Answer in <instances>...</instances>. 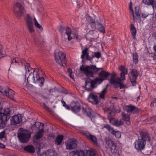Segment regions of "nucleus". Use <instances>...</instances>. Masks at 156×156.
<instances>
[{"mask_svg": "<svg viewBox=\"0 0 156 156\" xmlns=\"http://www.w3.org/2000/svg\"><path fill=\"white\" fill-rule=\"evenodd\" d=\"M5 131H3L0 133V139H2L5 137Z\"/></svg>", "mask_w": 156, "mask_h": 156, "instance_id": "5fc2aeb1", "label": "nucleus"}, {"mask_svg": "<svg viewBox=\"0 0 156 156\" xmlns=\"http://www.w3.org/2000/svg\"><path fill=\"white\" fill-rule=\"evenodd\" d=\"M110 73L108 72L102 70L98 73V75L100 78L104 79L105 80H107V78L110 76Z\"/></svg>", "mask_w": 156, "mask_h": 156, "instance_id": "b1692460", "label": "nucleus"}, {"mask_svg": "<svg viewBox=\"0 0 156 156\" xmlns=\"http://www.w3.org/2000/svg\"><path fill=\"white\" fill-rule=\"evenodd\" d=\"M85 135L87 138L93 142V144L95 145L97 148L100 147L97 142V138L95 136L89 133H85Z\"/></svg>", "mask_w": 156, "mask_h": 156, "instance_id": "aec40b11", "label": "nucleus"}, {"mask_svg": "<svg viewBox=\"0 0 156 156\" xmlns=\"http://www.w3.org/2000/svg\"><path fill=\"white\" fill-rule=\"evenodd\" d=\"M88 18L90 21V24L91 27L93 28L96 27V22H95V20H93L92 18L90 16H89Z\"/></svg>", "mask_w": 156, "mask_h": 156, "instance_id": "4c0bfd02", "label": "nucleus"}, {"mask_svg": "<svg viewBox=\"0 0 156 156\" xmlns=\"http://www.w3.org/2000/svg\"><path fill=\"white\" fill-rule=\"evenodd\" d=\"M105 141L106 143L108 145L109 147L111 149L112 152H116V144L110 138H106Z\"/></svg>", "mask_w": 156, "mask_h": 156, "instance_id": "ddd939ff", "label": "nucleus"}, {"mask_svg": "<svg viewBox=\"0 0 156 156\" xmlns=\"http://www.w3.org/2000/svg\"><path fill=\"white\" fill-rule=\"evenodd\" d=\"M68 37V39L69 41H70L72 39V37H71V35H67Z\"/></svg>", "mask_w": 156, "mask_h": 156, "instance_id": "0e129e2a", "label": "nucleus"}, {"mask_svg": "<svg viewBox=\"0 0 156 156\" xmlns=\"http://www.w3.org/2000/svg\"><path fill=\"white\" fill-rule=\"evenodd\" d=\"M17 137L21 142L25 143L28 141L31 137V134L28 131L22 132L18 133Z\"/></svg>", "mask_w": 156, "mask_h": 156, "instance_id": "0eeeda50", "label": "nucleus"}, {"mask_svg": "<svg viewBox=\"0 0 156 156\" xmlns=\"http://www.w3.org/2000/svg\"><path fill=\"white\" fill-rule=\"evenodd\" d=\"M13 62H14L15 63H18L19 62L17 61V60H16V58H14L12 61L11 62V65L12 64Z\"/></svg>", "mask_w": 156, "mask_h": 156, "instance_id": "052dcab7", "label": "nucleus"}, {"mask_svg": "<svg viewBox=\"0 0 156 156\" xmlns=\"http://www.w3.org/2000/svg\"><path fill=\"white\" fill-rule=\"evenodd\" d=\"M13 10L17 17H20L24 11V8L22 5L18 2L14 5Z\"/></svg>", "mask_w": 156, "mask_h": 156, "instance_id": "6e6552de", "label": "nucleus"}, {"mask_svg": "<svg viewBox=\"0 0 156 156\" xmlns=\"http://www.w3.org/2000/svg\"><path fill=\"white\" fill-rule=\"evenodd\" d=\"M5 96L8 97L9 98L12 100L15 101L13 98V97L14 95V91L12 89L9 88L7 92L6 93Z\"/></svg>", "mask_w": 156, "mask_h": 156, "instance_id": "c85d7f7f", "label": "nucleus"}, {"mask_svg": "<svg viewBox=\"0 0 156 156\" xmlns=\"http://www.w3.org/2000/svg\"><path fill=\"white\" fill-rule=\"evenodd\" d=\"M55 57L56 61L61 66H63V64L66 65V55L62 51H59L55 53Z\"/></svg>", "mask_w": 156, "mask_h": 156, "instance_id": "20e7f679", "label": "nucleus"}, {"mask_svg": "<svg viewBox=\"0 0 156 156\" xmlns=\"http://www.w3.org/2000/svg\"><path fill=\"white\" fill-rule=\"evenodd\" d=\"M1 48L0 49V58L3 57L5 56V55L3 53V51L2 50V49H3V48L2 46H1Z\"/></svg>", "mask_w": 156, "mask_h": 156, "instance_id": "8fccbe9b", "label": "nucleus"}, {"mask_svg": "<svg viewBox=\"0 0 156 156\" xmlns=\"http://www.w3.org/2000/svg\"><path fill=\"white\" fill-rule=\"evenodd\" d=\"M9 87L7 86H6L4 88L2 87L0 92L3 95H5L6 93L8 90V89H9Z\"/></svg>", "mask_w": 156, "mask_h": 156, "instance_id": "c03bdc74", "label": "nucleus"}, {"mask_svg": "<svg viewBox=\"0 0 156 156\" xmlns=\"http://www.w3.org/2000/svg\"><path fill=\"white\" fill-rule=\"evenodd\" d=\"M115 76V74H112V75L110 79L109 82H111V81L112 80H116L115 79L114 77Z\"/></svg>", "mask_w": 156, "mask_h": 156, "instance_id": "13d9d810", "label": "nucleus"}, {"mask_svg": "<svg viewBox=\"0 0 156 156\" xmlns=\"http://www.w3.org/2000/svg\"><path fill=\"white\" fill-rule=\"evenodd\" d=\"M11 111L10 108L1 109L0 112V129H3L6 126L11 115Z\"/></svg>", "mask_w": 156, "mask_h": 156, "instance_id": "7ed1b4c3", "label": "nucleus"}, {"mask_svg": "<svg viewBox=\"0 0 156 156\" xmlns=\"http://www.w3.org/2000/svg\"><path fill=\"white\" fill-rule=\"evenodd\" d=\"M70 109L75 113L79 112L81 109V107L80 103L78 101H73L70 105Z\"/></svg>", "mask_w": 156, "mask_h": 156, "instance_id": "2eb2a0df", "label": "nucleus"}, {"mask_svg": "<svg viewBox=\"0 0 156 156\" xmlns=\"http://www.w3.org/2000/svg\"><path fill=\"white\" fill-rule=\"evenodd\" d=\"M63 138L64 136L62 135L57 136L55 140V144L57 145H61Z\"/></svg>", "mask_w": 156, "mask_h": 156, "instance_id": "a878e982", "label": "nucleus"}, {"mask_svg": "<svg viewBox=\"0 0 156 156\" xmlns=\"http://www.w3.org/2000/svg\"><path fill=\"white\" fill-rule=\"evenodd\" d=\"M135 12L136 16V19L137 20H139L140 21H141L140 14L139 13L138 8L135 7Z\"/></svg>", "mask_w": 156, "mask_h": 156, "instance_id": "58836bf2", "label": "nucleus"}, {"mask_svg": "<svg viewBox=\"0 0 156 156\" xmlns=\"http://www.w3.org/2000/svg\"><path fill=\"white\" fill-rule=\"evenodd\" d=\"M130 30L131 34L133 36V39H135L136 34V30L134 25L133 23L131 24L130 25Z\"/></svg>", "mask_w": 156, "mask_h": 156, "instance_id": "c756f323", "label": "nucleus"}, {"mask_svg": "<svg viewBox=\"0 0 156 156\" xmlns=\"http://www.w3.org/2000/svg\"><path fill=\"white\" fill-rule=\"evenodd\" d=\"M65 30V33L67 35H71L72 33V30L69 27H66Z\"/></svg>", "mask_w": 156, "mask_h": 156, "instance_id": "49530a36", "label": "nucleus"}, {"mask_svg": "<svg viewBox=\"0 0 156 156\" xmlns=\"http://www.w3.org/2000/svg\"><path fill=\"white\" fill-rule=\"evenodd\" d=\"M24 150L28 152L33 153L35 152V148L32 145H29L26 146L24 148Z\"/></svg>", "mask_w": 156, "mask_h": 156, "instance_id": "bb28decb", "label": "nucleus"}, {"mask_svg": "<svg viewBox=\"0 0 156 156\" xmlns=\"http://www.w3.org/2000/svg\"><path fill=\"white\" fill-rule=\"evenodd\" d=\"M82 112L84 115L90 118L91 119L94 116V112L91 111L90 108L86 106H83Z\"/></svg>", "mask_w": 156, "mask_h": 156, "instance_id": "4468645a", "label": "nucleus"}, {"mask_svg": "<svg viewBox=\"0 0 156 156\" xmlns=\"http://www.w3.org/2000/svg\"><path fill=\"white\" fill-rule=\"evenodd\" d=\"M135 107L133 105L126 106L125 109L128 112H131L135 109Z\"/></svg>", "mask_w": 156, "mask_h": 156, "instance_id": "473e14b6", "label": "nucleus"}, {"mask_svg": "<svg viewBox=\"0 0 156 156\" xmlns=\"http://www.w3.org/2000/svg\"><path fill=\"white\" fill-rule=\"evenodd\" d=\"M89 34L93 35L94 33V31L93 30H90V31L89 32Z\"/></svg>", "mask_w": 156, "mask_h": 156, "instance_id": "69168bd1", "label": "nucleus"}, {"mask_svg": "<svg viewBox=\"0 0 156 156\" xmlns=\"http://www.w3.org/2000/svg\"><path fill=\"white\" fill-rule=\"evenodd\" d=\"M121 79L118 78L116 80H112L110 83L113 85L115 88H117L119 87V84L120 83Z\"/></svg>", "mask_w": 156, "mask_h": 156, "instance_id": "7c9ffc66", "label": "nucleus"}, {"mask_svg": "<svg viewBox=\"0 0 156 156\" xmlns=\"http://www.w3.org/2000/svg\"><path fill=\"white\" fill-rule=\"evenodd\" d=\"M122 80L121 79L120 83L119 84V87L120 89H122L124 88H126V86L123 83H121Z\"/></svg>", "mask_w": 156, "mask_h": 156, "instance_id": "603ef678", "label": "nucleus"}, {"mask_svg": "<svg viewBox=\"0 0 156 156\" xmlns=\"http://www.w3.org/2000/svg\"><path fill=\"white\" fill-rule=\"evenodd\" d=\"M132 8H133V3L131 2L129 3V9L130 10V11H133V9Z\"/></svg>", "mask_w": 156, "mask_h": 156, "instance_id": "bf43d9fd", "label": "nucleus"}, {"mask_svg": "<svg viewBox=\"0 0 156 156\" xmlns=\"http://www.w3.org/2000/svg\"><path fill=\"white\" fill-rule=\"evenodd\" d=\"M113 135H115L116 138H119L120 137L121 134V133L120 131H115Z\"/></svg>", "mask_w": 156, "mask_h": 156, "instance_id": "a18cd8bd", "label": "nucleus"}, {"mask_svg": "<svg viewBox=\"0 0 156 156\" xmlns=\"http://www.w3.org/2000/svg\"><path fill=\"white\" fill-rule=\"evenodd\" d=\"M37 76L36 77V79H35V81L34 83L36 81L38 80L39 82L40 83V86L41 87H42L43 86L44 83V79L43 77H40L38 76V77H37Z\"/></svg>", "mask_w": 156, "mask_h": 156, "instance_id": "e433bc0d", "label": "nucleus"}, {"mask_svg": "<svg viewBox=\"0 0 156 156\" xmlns=\"http://www.w3.org/2000/svg\"><path fill=\"white\" fill-rule=\"evenodd\" d=\"M34 25L36 27H37L40 30H43V28L37 22V20H36L35 18H34Z\"/></svg>", "mask_w": 156, "mask_h": 156, "instance_id": "37998d69", "label": "nucleus"}, {"mask_svg": "<svg viewBox=\"0 0 156 156\" xmlns=\"http://www.w3.org/2000/svg\"><path fill=\"white\" fill-rule=\"evenodd\" d=\"M104 112L107 113L108 118L111 123L113 122L112 124L117 127H118L123 124V123L121 121H119L116 120L113 117L115 114V113H119L120 112V108L119 107L114 106V105H111L109 107H106L103 108Z\"/></svg>", "mask_w": 156, "mask_h": 156, "instance_id": "f257e3e1", "label": "nucleus"}, {"mask_svg": "<svg viewBox=\"0 0 156 156\" xmlns=\"http://www.w3.org/2000/svg\"><path fill=\"white\" fill-rule=\"evenodd\" d=\"M130 116L129 115L126 116V117L124 118L123 119L125 121H129L130 120Z\"/></svg>", "mask_w": 156, "mask_h": 156, "instance_id": "4d7b16f0", "label": "nucleus"}, {"mask_svg": "<svg viewBox=\"0 0 156 156\" xmlns=\"http://www.w3.org/2000/svg\"><path fill=\"white\" fill-rule=\"evenodd\" d=\"M65 144L67 149L68 150H72L77 147L78 142L76 139L71 138L66 141Z\"/></svg>", "mask_w": 156, "mask_h": 156, "instance_id": "1a4fd4ad", "label": "nucleus"}, {"mask_svg": "<svg viewBox=\"0 0 156 156\" xmlns=\"http://www.w3.org/2000/svg\"><path fill=\"white\" fill-rule=\"evenodd\" d=\"M92 80L94 86L97 87V85H99L103 82L104 79H102L99 77H97Z\"/></svg>", "mask_w": 156, "mask_h": 156, "instance_id": "393cba45", "label": "nucleus"}, {"mask_svg": "<svg viewBox=\"0 0 156 156\" xmlns=\"http://www.w3.org/2000/svg\"><path fill=\"white\" fill-rule=\"evenodd\" d=\"M102 69V68H98L96 66L92 65L86 66L82 65L80 67V71L89 78L93 77L94 75L97 73L100 69Z\"/></svg>", "mask_w": 156, "mask_h": 156, "instance_id": "f03ea898", "label": "nucleus"}, {"mask_svg": "<svg viewBox=\"0 0 156 156\" xmlns=\"http://www.w3.org/2000/svg\"><path fill=\"white\" fill-rule=\"evenodd\" d=\"M86 153L83 151L75 150L69 153V156H85Z\"/></svg>", "mask_w": 156, "mask_h": 156, "instance_id": "412c9836", "label": "nucleus"}, {"mask_svg": "<svg viewBox=\"0 0 156 156\" xmlns=\"http://www.w3.org/2000/svg\"><path fill=\"white\" fill-rule=\"evenodd\" d=\"M119 69L121 71V80H124L125 79V75L127 74L128 71L127 69H126L125 67L121 65L119 67Z\"/></svg>", "mask_w": 156, "mask_h": 156, "instance_id": "5701e85b", "label": "nucleus"}, {"mask_svg": "<svg viewBox=\"0 0 156 156\" xmlns=\"http://www.w3.org/2000/svg\"><path fill=\"white\" fill-rule=\"evenodd\" d=\"M150 106L151 107L156 106V98H155L153 100L151 101Z\"/></svg>", "mask_w": 156, "mask_h": 156, "instance_id": "3c124183", "label": "nucleus"}, {"mask_svg": "<svg viewBox=\"0 0 156 156\" xmlns=\"http://www.w3.org/2000/svg\"><path fill=\"white\" fill-rule=\"evenodd\" d=\"M98 98L97 96L91 93L89 95L87 99L89 102H91L93 104L96 105L99 102Z\"/></svg>", "mask_w": 156, "mask_h": 156, "instance_id": "6ab92c4d", "label": "nucleus"}, {"mask_svg": "<svg viewBox=\"0 0 156 156\" xmlns=\"http://www.w3.org/2000/svg\"><path fill=\"white\" fill-rule=\"evenodd\" d=\"M44 126L43 123L37 122H35V124L32 126V129H34L35 127H36L37 129H39V131L37 132L35 135L36 139L38 140L42 136V133L44 132Z\"/></svg>", "mask_w": 156, "mask_h": 156, "instance_id": "423d86ee", "label": "nucleus"}, {"mask_svg": "<svg viewBox=\"0 0 156 156\" xmlns=\"http://www.w3.org/2000/svg\"><path fill=\"white\" fill-rule=\"evenodd\" d=\"M89 50L88 48H86L82 51V54L81 55V58L82 60L85 59L92 62L91 57H90L88 52Z\"/></svg>", "mask_w": 156, "mask_h": 156, "instance_id": "f3484780", "label": "nucleus"}, {"mask_svg": "<svg viewBox=\"0 0 156 156\" xmlns=\"http://www.w3.org/2000/svg\"><path fill=\"white\" fill-rule=\"evenodd\" d=\"M68 72L69 73L70 77L72 79H74V75L72 74V69L70 68L68 69Z\"/></svg>", "mask_w": 156, "mask_h": 156, "instance_id": "09e8293b", "label": "nucleus"}, {"mask_svg": "<svg viewBox=\"0 0 156 156\" xmlns=\"http://www.w3.org/2000/svg\"><path fill=\"white\" fill-rule=\"evenodd\" d=\"M131 11V12H132V16H133V19H134L135 16H134V15L133 10L132 11Z\"/></svg>", "mask_w": 156, "mask_h": 156, "instance_id": "338daca9", "label": "nucleus"}, {"mask_svg": "<svg viewBox=\"0 0 156 156\" xmlns=\"http://www.w3.org/2000/svg\"><path fill=\"white\" fill-rule=\"evenodd\" d=\"M5 147V146L3 144L0 143V148H4Z\"/></svg>", "mask_w": 156, "mask_h": 156, "instance_id": "680f3d73", "label": "nucleus"}, {"mask_svg": "<svg viewBox=\"0 0 156 156\" xmlns=\"http://www.w3.org/2000/svg\"><path fill=\"white\" fill-rule=\"evenodd\" d=\"M143 3L150 5H151L154 8V5L155 4V1L154 0H143Z\"/></svg>", "mask_w": 156, "mask_h": 156, "instance_id": "f704fd0d", "label": "nucleus"}, {"mask_svg": "<svg viewBox=\"0 0 156 156\" xmlns=\"http://www.w3.org/2000/svg\"><path fill=\"white\" fill-rule=\"evenodd\" d=\"M140 135L141 137L140 139L144 140L145 141L150 142L151 137L149 134L146 132H140Z\"/></svg>", "mask_w": 156, "mask_h": 156, "instance_id": "4be33fe9", "label": "nucleus"}, {"mask_svg": "<svg viewBox=\"0 0 156 156\" xmlns=\"http://www.w3.org/2000/svg\"><path fill=\"white\" fill-rule=\"evenodd\" d=\"M26 24L27 27L30 33L34 32V30L32 18L30 15L28 14L26 17Z\"/></svg>", "mask_w": 156, "mask_h": 156, "instance_id": "9d476101", "label": "nucleus"}, {"mask_svg": "<svg viewBox=\"0 0 156 156\" xmlns=\"http://www.w3.org/2000/svg\"><path fill=\"white\" fill-rule=\"evenodd\" d=\"M25 68L27 70V71H26V75L29 74V76L27 79V83L31 81L32 82L34 83L35 81V78L34 76V73L35 72L34 69L32 68L30 66V64L28 63H26V65H25Z\"/></svg>", "mask_w": 156, "mask_h": 156, "instance_id": "39448f33", "label": "nucleus"}, {"mask_svg": "<svg viewBox=\"0 0 156 156\" xmlns=\"http://www.w3.org/2000/svg\"><path fill=\"white\" fill-rule=\"evenodd\" d=\"M128 115H127V114H126V113H125L124 112L122 113V116L123 117V119L124 118L126 117V116H127Z\"/></svg>", "mask_w": 156, "mask_h": 156, "instance_id": "e2e57ef3", "label": "nucleus"}, {"mask_svg": "<svg viewBox=\"0 0 156 156\" xmlns=\"http://www.w3.org/2000/svg\"><path fill=\"white\" fill-rule=\"evenodd\" d=\"M103 128L106 129L109 133L112 135L113 134L115 131L114 128L109 124L104 125Z\"/></svg>", "mask_w": 156, "mask_h": 156, "instance_id": "2f4dec72", "label": "nucleus"}, {"mask_svg": "<svg viewBox=\"0 0 156 156\" xmlns=\"http://www.w3.org/2000/svg\"><path fill=\"white\" fill-rule=\"evenodd\" d=\"M45 156H58L57 153L52 150L48 151L45 153Z\"/></svg>", "mask_w": 156, "mask_h": 156, "instance_id": "c9c22d12", "label": "nucleus"}, {"mask_svg": "<svg viewBox=\"0 0 156 156\" xmlns=\"http://www.w3.org/2000/svg\"><path fill=\"white\" fill-rule=\"evenodd\" d=\"M61 102L62 103L63 106L68 110H70V108L69 105H66L65 102L63 99L61 101Z\"/></svg>", "mask_w": 156, "mask_h": 156, "instance_id": "de8ad7c7", "label": "nucleus"}, {"mask_svg": "<svg viewBox=\"0 0 156 156\" xmlns=\"http://www.w3.org/2000/svg\"><path fill=\"white\" fill-rule=\"evenodd\" d=\"M85 88L87 91H91L94 88L97 87L95 86L92 80L89 79L85 80Z\"/></svg>", "mask_w": 156, "mask_h": 156, "instance_id": "dca6fc26", "label": "nucleus"}, {"mask_svg": "<svg viewBox=\"0 0 156 156\" xmlns=\"http://www.w3.org/2000/svg\"><path fill=\"white\" fill-rule=\"evenodd\" d=\"M43 105H44V108L46 109V110L49 112H51V109L48 107L44 103H43Z\"/></svg>", "mask_w": 156, "mask_h": 156, "instance_id": "6e6d98bb", "label": "nucleus"}, {"mask_svg": "<svg viewBox=\"0 0 156 156\" xmlns=\"http://www.w3.org/2000/svg\"><path fill=\"white\" fill-rule=\"evenodd\" d=\"M87 156H98L95 151L89 150L87 151Z\"/></svg>", "mask_w": 156, "mask_h": 156, "instance_id": "79ce46f5", "label": "nucleus"}, {"mask_svg": "<svg viewBox=\"0 0 156 156\" xmlns=\"http://www.w3.org/2000/svg\"><path fill=\"white\" fill-rule=\"evenodd\" d=\"M96 27H95L100 32L104 33L105 30V28L103 25L98 22L96 21Z\"/></svg>", "mask_w": 156, "mask_h": 156, "instance_id": "cd10ccee", "label": "nucleus"}, {"mask_svg": "<svg viewBox=\"0 0 156 156\" xmlns=\"http://www.w3.org/2000/svg\"><path fill=\"white\" fill-rule=\"evenodd\" d=\"M94 55H91L92 62L93 61V58L96 57L98 58H99L101 56V53L99 51L93 53Z\"/></svg>", "mask_w": 156, "mask_h": 156, "instance_id": "ea45409f", "label": "nucleus"}, {"mask_svg": "<svg viewBox=\"0 0 156 156\" xmlns=\"http://www.w3.org/2000/svg\"><path fill=\"white\" fill-rule=\"evenodd\" d=\"M138 75V73L136 69H133L132 70L129 77L133 86H135L136 84V80Z\"/></svg>", "mask_w": 156, "mask_h": 156, "instance_id": "9b49d317", "label": "nucleus"}, {"mask_svg": "<svg viewBox=\"0 0 156 156\" xmlns=\"http://www.w3.org/2000/svg\"><path fill=\"white\" fill-rule=\"evenodd\" d=\"M22 121L21 115H18L12 116L10 119L11 124L13 125H15L20 123Z\"/></svg>", "mask_w": 156, "mask_h": 156, "instance_id": "a211bd4d", "label": "nucleus"}, {"mask_svg": "<svg viewBox=\"0 0 156 156\" xmlns=\"http://www.w3.org/2000/svg\"><path fill=\"white\" fill-rule=\"evenodd\" d=\"M135 148L139 151H141L145 148L146 142L144 140L138 139L134 143Z\"/></svg>", "mask_w": 156, "mask_h": 156, "instance_id": "f8f14e48", "label": "nucleus"}, {"mask_svg": "<svg viewBox=\"0 0 156 156\" xmlns=\"http://www.w3.org/2000/svg\"><path fill=\"white\" fill-rule=\"evenodd\" d=\"M108 86V84L106 85V87L104 88L101 92L100 93L99 97L103 99L105 98V95L106 93V90Z\"/></svg>", "mask_w": 156, "mask_h": 156, "instance_id": "72a5a7b5", "label": "nucleus"}, {"mask_svg": "<svg viewBox=\"0 0 156 156\" xmlns=\"http://www.w3.org/2000/svg\"><path fill=\"white\" fill-rule=\"evenodd\" d=\"M142 16L143 18H145L147 16V15H146L145 14H143Z\"/></svg>", "mask_w": 156, "mask_h": 156, "instance_id": "774afa93", "label": "nucleus"}, {"mask_svg": "<svg viewBox=\"0 0 156 156\" xmlns=\"http://www.w3.org/2000/svg\"><path fill=\"white\" fill-rule=\"evenodd\" d=\"M133 56L134 62L136 64L138 63V56L137 53L136 52L133 53Z\"/></svg>", "mask_w": 156, "mask_h": 156, "instance_id": "a19ab883", "label": "nucleus"}, {"mask_svg": "<svg viewBox=\"0 0 156 156\" xmlns=\"http://www.w3.org/2000/svg\"><path fill=\"white\" fill-rule=\"evenodd\" d=\"M65 30V28L63 27L62 25H61L59 29V32L62 34L64 32Z\"/></svg>", "mask_w": 156, "mask_h": 156, "instance_id": "864d4df0", "label": "nucleus"}]
</instances>
